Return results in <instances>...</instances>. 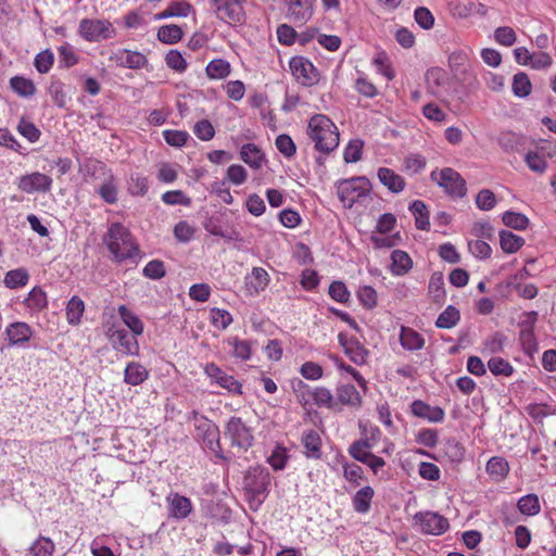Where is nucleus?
Listing matches in <instances>:
<instances>
[{
	"label": "nucleus",
	"instance_id": "obj_1",
	"mask_svg": "<svg viewBox=\"0 0 556 556\" xmlns=\"http://www.w3.org/2000/svg\"><path fill=\"white\" fill-rule=\"evenodd\" d=\"M307 136L314 147L321 153H330L339 146V130L336 124L324 114H315L309 118Z\"/></svg>",
	"mask_w": 556,
	"mask_h": 556
},
{
	"label": "nucleus",
	"instance_id": "obj_2",
	"mask_svg": "<svg viewBox=\"0 0 556 556\" xmlns=\"http://www.w3.org/2000/svg\"><path fill=\"white\" fill-rule=\"evenodd\" d=\"M103 242L117 262L132 258L139 252L132 235L121 223H113L109 226Z\"/></svg>",
	"mask_w": 556,
	"mask_h": 556
},
{
	"label": "nucleus",
	"instance_id": "obj_3",
	"mask_svg": "<svg viewBox=\"0 0 556 556\" xmlns=\"http://www.w3.org/2000/svg\"><path fill=\"white\" fill-rule=\"evenodd\" d=\"M224 438L231 446L247 451L254 442L253 428L241 417L231 416L225 424Z\"/></svg>",
	"mask_w": 556,
	"mask_h": 556
},
{
	"label": "nucleus",
	"instance_id": "obj_4",
	"mask_svg": "<svg viewBox=\"0 0 556 556\" xmlns=\"http://www.w3.org/2000/svg\"><path fill=\"white\" fill-rule=\"evenodd\" d=\"M370 191V181L366 177L343 179L337 185V194L345 207L351 208L361 198Z\"/></svg>",
	"mask_w": 556,
	"mask_h": 556
},
{
	"label": "nucleus",
	"instance_id": "obj_5",
	"mask_svg": "<svg viewBox=\"0 0 556 556\" xmlns=\"http://www.w3.org/2000/svg\"><path fill=\"white\" fill-rule=\"evenodd\" d=\"M78 34L88 42H99L114 38L116 30L108 20L83 18L78 25Z\"/></svg>",
	"mask_w": 556,
	"mask_h": 556
},
{
	"label": "nucleus",
	"instance_id": "obj_6",
	"mask_svg": "<svg viewBox=\"0 0 556 556\" xmlns=\"http://www.w3.org/2000/svg\"><path fill=\"white\" fill-rule=\"evenodd\" d=\"M269 481V473L264 469L253 468L247 472L243 479V489L250 502L256 503V505L264 502Z\"/></svg>",
	"mask_w": 556,
	"mask_h": 556
},
{
	"label": "nucleus",
	"instance_id": "obj_7",
	"mask_svg": "<svg viewBox=\"0 0 556 556\" xmlns=\"http://www.w3.org/2000/svg\"><path fill=\"white\" fill-rule=\"evenodd\" d=\"M413 527L427 535H441L450 528L448 520L439 513L425 510L415 514Z\"/></svg>",
	"mask_w": 556,
	"mask_h": 556
},
{
	"label": "nucleus",
	"instance_id": "obj_8",
	"mask_svg": "<svg viewBox=\"0 0 556 556\" xmlns=\"http://www.w3.org/2000/svg\"><path fill=\"white\" fill-rule=\"evenodd\" d=\"M431 179L437 181L452 197L463 198L466 194V181L458 172L451 167L432 172Z\"/></svg>",
	"mask_w": 556,
	"mask_h": 556
},
{
	"label": "nucleus",
	"instance_id": "obj_9",
	"mask_svg": "<svg viewBox=\"0 0 556 556\" xmlns=\"http://www.w3.org/2000/svg\"><path fill=\"white\" fill-rule=\"evenodd\" d=\"M289 67L294 79L303 86H314L319 81L318 70L304 56L291 58Z\"/></svg>",
	"mask_w": 556,
	"mask_h": 556
},
{
	"label": "nucleus",
	"instance_id": "obj_10",
	"mask_svg": "<svg viewBox=\"0 0 556 556\" xmlns=\"http://www.w3.org/2000/svg\"><path fill=\"white\" fill-rule=\"evenodd\" d=\"M216 16L228 24L244 22V0H211Z\"/></svg>",
	"mask_w": 556,
	"mask_h": 556
},
{
	"label": "nucleus",
	"instance_id": "obj_11",
	"mask_svg": "<svg viewBox=\"0 0 556 556\" xmlns=\"http://www.w3.org/2000/svg\"><path fill=\"white\" fill-rule=\"evenodd\" d=\"M108 338L113 349L123 355H139L140 346L137 336L129 333L127 330L112 327L108 331Z\"/></svg>",
	"mask_w": 556,
	"mask_h": 556
},
{
	"label": "nucleus",
	"instance_id": "obj_12",
	"mask_svg": "<svg viewBox=\"0 0 556 556\" xmlns=\"http://www.w3.org/2000/svg\"><path fill=\"white\" fill-rule=\"evenodd\" d=\"M15 184L18 190L28 194L47 193L51 190L53 180L46 174L34 172L20 176Z\"/></svg>",
	"mask_w": 556,
	"mask_h": 556
},
{
	"label": "nucleus",
	"instance_id": "obj_13",
	"mask_svg": "<svg viewBox=\"0 0 556 556\" xmlns=\"http://www.w3.org/2000/svg\"><path fill=\"white\" fill-rule=\"evenodd\" d=\"M194 426L198 432V437L202 440L204 446L211 452L215 453L217 456H220L218 427L203 416L195 417Z\"/></svg>",
	"mask_w": 556,
	"mask_h": 556
},
{
	"label": "nucleus",
	"instance_id": "obj_14",
	"mask_svg": "<svg viewBox=\"0 0 556 556\" xmlns=\"http://www.w3.org/2000/svg\"><path fill=\"white\" fill-rule=\"evenodd\" d=\"M34 329L24 321L9 324L3 332L8 346L26 348L34 336Z\"/></svg>",
	"mask_w": 556,
	"mask_h": 556
},
{
	"label": "nucleus",
	"instance_id": "obj_15",
	"mask_svg": "<svg viewBox=\"0 0 556 556\" xmlns=\"http://www.w3.org/2000/svg\"><path fill=\"white\" fill-rule=\"evenodd\" d=\"M205 375L212 380V382L218 384L223 389L233 394L242 393L241 383L235 379L233 376L226 374L214 363H208L204 367Z\"/></svg>",
	"mask_w": 556,
	"mask_h": 556
},
{
	"label": "nucleus",
	"instance_id": "obj_16",
	"mask_svg": "<svg viewBox=\"0 0 556 556\" xmlns=\"http://www.w3.org/2000/svg\"><path fill=\"white\" fill-rule=\"evenodd\" d=\"M269 282V274L264 268L253 267L244 277L245 294L256 296L268 287Z\"/></svg>",
	"mask_w": 556,
	"mask_h": 556
},
{
	"label": "nucleus",
	"instance_id": "obj_17",
	"mask_svg": "<svg viewBox=\"0 0 556 556\" xmlns=\"http://www.w3.org/2000/svg\"><path fill=\"white\" fill-rule=\"evenodd\" d=\"M168 516L174 519H186L192 511L191 500L176 492L166 496Z\"/></svg>",
	"mask_w": 556,
	"mask_h": 556
},
{
	"label": "nucleus",
	"instance_id": "obj_18",
	"mask_svg": "<svg viewBox=\"0 0 556 556\" xmlns=\"http://www.w3.org/2000/svg\"><path fill=\"white\" fill-rule=\"evenodd\" d=\"M288 5V17L295 24L306 23L313 15L311 0H285Z\"/></svg>",
	"mask_w": 556,
	"mask_h": 556
},
{
	"label": "nucleus",
	"instance_id": "obj_19",
	"mask_svg": "<svg viewBox=\"0 0 556 556\" xmlns=\"http://www.w3.org/2000/svg\"><path fill=\"white\" fill-rule=\"evenodd\" d=\"M338 340L344 353L353 363L363 365L367 362L368 351L357 340L349 339L343 333H339Z\"/></svg>",
	"mask_w": 556,
	"mask_h": 556
},
{
	"label": "nucleus",
	"instance_id": "obj_20",
	"mask_svg": "<svg viewBox=\"0 0 556 556\" xmlns=\"http://www.w3.org/2000/svg\"><path fill=\"white\" fill-rule=\"evenodd\" d=\"M410 412L415 417L422 418L429 422H442L445 417V413L441 407L431 406L421 400H415L412 403Z\"/></svg>",
	"mask_w": 556,
	"mask_h": 556
},
{
	"label": "nucleus",
	"instance_id": "obj_21",
	"mask_svg": "<svg viewBox=\"0 0 556 556\" xmlns=\"http://www.w3.org/2000/svg\"><path fill=\"white\" fill-rule=\"evenodd\" d=\"M111 59L117 65L131 70H139L148 64V59L144 54L127 49L117 50Z\"/></svg>",
	"mask_w": 556,
	"mask_h": 556
},
{
	"label": "nucleus",
	"instance_id": "obj_22",
	"mask_svg": "<svg viewBox=\"0 0 556 556\" xmlns=\"http://www.w3.org/2000/svg\"><path fill=\"white\" fill-rule=\"evenodd\" d=\"M400 343L404 350L408 352H417L425 348L426 340L424 336L415 329L407 326H401Z\"/></svg>",
	"mask_w": 556,
	"mask_h": 556
},
{
	"label": "nucleus",
	"instance_id": "obj_23",
	"mask_svg": "<svg viewBox=\"0 0 556 556\" xmlns=\"http://www.w3.org/2000/svg\"><path fill=\"white\" fill-rule=\"evenodd\" d=\"M301 443L304 446V455L311 459L321 458V438L314 429L303 431Z\"/></svg>",
	"mask_w": 556,
	"mask_h": 556
},
{
	"label": "nucleus",
	"instance_id": "obj_24",
	"mask_svg": "<svg viewBox=\"0 0 556 556\" xmlns=\"http://www.w3.org/2000/svg\"><path fill=\"white\" fill-rule=\"evenodd\" d=\"M149 378V370L138 362H129L124 370V382L131 387L142 384Z\"/></svg>",
	"mask_w": 556,
	"mask_h": 556
},
{
	"label": "nucleus",
	"instance_id": "obj_25",
	"mask_svg": "<svg viewBox=\"0 0 556 556\" xmlns=\"http://www.w3.org/2000/svg\"><path fill=\"white\" fill-rule=\"evenodd\" d=\"M378 178L393 193L401 192L405 187L403 177L388 167H381L378 170Z\"/></svg>",
	"mask_w": 556,
	"mask_h": 556
},
{
	"label": "nucleus",
	"instance_id": "obj_26",
	"mask_svg": "<svg viewBox=\"0 0 556 556\" xmlns=\"http://www.w3.org/2000/svg\"><path fill=\"white\" fill-rule=\"evenodd\" d=\"M374 495L375 491L371 486L361 488L352 498L354 510L358 514H367L370 510Z\"/></svg>",
	"mask_w": 556,
	"mask_h": 556
},
{
	"label": "nucleus",
	"instance_id": "obj_27",
	"mask_svg": "<svg viewBox=\"0 0 556 556\" xmlns=\"http://www.w3.org/2000/svg\"><path fill=\"white\" fill-rule=\"evenodd\" d=\"M485 470L494 481L500 482L507 477L509 465L504 457L493 456L488 460Z\"/></svg>",
	"mask_w": 556,
	"mask_h": 556
},
{
	"label": "nucleus",
	"instance_id": "obj_28",
	"mask_svg": "<svg viewBox=\"0 0 556 556\" xmlns=\"http://www.w3.org/2000/svg\"><path fill=\"white\" fill-rule=\"evenodd\" d=\"M228 346L231 348L230 354L240 361H249L252 355V344L249 340L240 339L239 337H229L226 340Z\"/></svg>",
	"mask_w": 556,
	"mask_h": 556
},
{
	"label": "nucleus",
	"instance_id": "obj_29",
	"mask_svg": "<svg viewBox=\"0 0 556 556\" xmlns=\"http://www.w3.org/2000/svg\"><path fill=\"white\" fill-rule=\"evenodd\" d=\"M336 395L338 402L349 406H359L362 403V396L353 384H340L336 389Z\"/></svg>",
	"mask_w": 556,
	"mask_h": 556
},
{
	"label": "nucleus",
	"instance_id": "obj_30",
	"mask_svg": "<svg viewBox=\"0 0 556 556\" xmlns=\"http://www.w3.org/2000/svg\"><path fill=\"white\" fill-rule=\"evenodd\" d=\"M117 312L121 319L127 328H129L132 334L138 337L143 333L144 325L138 315L130 311L126 305H119Z\"/></svg>",
	"mask_w": 556,
	"mask_h": 556
},
{
	"label": "nucleus",
	"instance_id": "obj_31",
	"mask_svg": "<svg viewBox=\"0 0 556 556\" xmlns=\"http://www.w3.org/2000/svg\"><path fill=\"white\" fill-rule=\"evenodd\" d=\"M391 271L394 276H403L413 267V261L408 253L402 250H394L391 253Z\"/></svg>",
	"mask_w": 556,
	"mask_h": 556
},
{
	"label": "nucleus",
	"instance_id": "obj_32",
	"mask_svg": "<svg viewBox=\"0 0 556 556\" xmlns=\"http://www.w3.org/2000/svg\"><path fill=\"white\" fill-rule=\"evenodd\" d=\"M241 160L252 168H260L262 166L264 155L261 149L254 143H245L240 150Z\"/></svg>",
	"mask_w": 556,
	"mask_h": 556
},
{
	"label": "nucleus",
	"instance_id": "obj_33",
	"mask_svg": "<svg viewBox=\"0 0 556 556\" xmlns=\"http://www.w3.org/2000/svg\"><path fill=\"white\" fill-rule=\"evenodd\" d=\"M65 311L67 323L72 326H77L81 321L85 303L79 296L73 295L67 302Z\"/></svg>",
	"mask_w": 556,
	"mask_h": 556
},
{
	"label": "nucleus",
	"instance_id": "obj_34",
	"mask_svg": "<svg viewBox=\"0 0 556 556\" xmlns=\"http://www.w3.org/2000/svg\"><path fill=\"white\" fill-rule=\"evenodd\" d=\"M24 304L30 312H40L48 305L47 294L41 288L35 287L28 292Z\"/></svg>",
	"mask_w": 556,
	"mask_h": 556
},
{
	"label": "nucleus",
	"instance_id": "obj_35",
	"mask_svg": "<svg viewBox=\"0 0 556 556\" xmlns=\"http://www.w3.org/2000/svg\"><path fill=\"white\" fill-rule=\"evenodd\" d=\"M10 87L22 98H30L36 93V86L31 79L14 76L10 79Z\"/></svg>",
	"mask_w": 556,
	"mask_h": 556
},
{
	"label": "nucleus",
	"instance_id": "obj_36",
	"mask_svg": "<svg viewBox=\"0 0 556 556\" xmlns=\"http://www.w3.org/2000/svg\"><path fill=\"white\" fill-rule=\"evenodd\" d=\"M460 320V312L454 305H448L437 318L435 327L440 329H451Z\"/></svg>",
	"mask_w": 556,
	"mask_h": 556
},
{
	"label": "nucleus",
	"instance_id": "obj_37",
	"mask_svg": "<svg viewBox=\"0 0 556 556\" xmlns=\"http://www.w3.org/2000/svg\"><path fill=\"white\" fill-rule=\"evenodd\" d=\"M29 281V274L26 268L20 267L9 270L3 279V283L9 289H17L26 286Z\"/></svg>",
	"mask_w": 556,
	"mask_h": 556
},
{
	"label": "nucleus",
	"instance_id": "obj_38",
	"mask_svg": "<svg viewBox=\"0 0 556 556\" xmlns=\"http://www.w3.org/2000/svg\"><path fill=\"white\" fill-rule=\"evenodd\" d=\"M206 75L211 79H224L230 72V63L224 59H214L206 65Z\"/></svg>",
	"mask_w": 556,
	"mask_h": 556
},
{
	"label": "nucleus",
	"instance_id": "obj_39",
	"mask_svg": "<svg viewBox=\"0 0 556 556\" xmlns=\"http://www.w3.org/2000/svg\"><path fill=\"white\" fill-rule=\"evenodd\" d=\"M292 390L294 392L296 402L302 406L313 404V392L314 388L303 382L301 379H294L291 382Z\"/></svg>",
	"mask_w": 556,
	"mask_h": 556
},
{
	"label": "nucleus",
	"instance_id": "obj_40",
	"mask_svg": "<svg viewBox=\"0 0 556 556\" xmlns=\"http://www.w3.org/2000/svg\"><path fill=\"white\" fill-rule=\"evenodd\" d=\"M428 294L433 302H442L445 298L444 279L440 271H435L431 275L428 285Z\"/></svg>",
	"mask_w": 556,
	"mask_h": 556
},
{
	"label": "nucleus",
	"instance_id": "obj_41",
	"mask_svg": "<svg viewBox=\"0 0 556 556\" xmlns=\"http://www.w3.org/2000/svg\"><path fill=\"white\" fill-rule=\"evenodd\" d=\"M500 244L505 253H515L523 244L525 239L508 230L500 231Z\"/></svg>",
	"mask_w": 556,
	"mask_h": 556
},
{
	"label": "nucleus",
	"instance_id": "obj_42",
	"mask_svg": "<svg viewBox=\"0 0 556 556\" xmlns=\"http://www.w3.org/2000/svg\"><path fill=\"white\" fill-rule=\"evenodd\" d=\"M447 81L446 73L440 67H432L426 73V83L433 94L444 87Z\"/></svg>",
	"mask_w": 556,
	"mask_h": 556
},
{
	"label": "nucleus",
	"instance_id": "obj_43",
	"mask_svg": "<svg viewBox=\"0 0 556 556\" xmlns=\"http://www.w3.org/2000/svg\"><path fill=\"white\" fill-rule=\"evenodd\" d=\"M513 93L518 98H526L531 93L532 84L529 76L519 72L514 75L511 84Z\"/></svg>",
	"mask_w": 556,
	"mask_h": 556
},
{
	"label": "nucleus",
	"instance_id": "obj_44",
	"mask_svg": "<svg viewBox=\"0 0 556 556\" xmlns=\"http://www.w3.org/2000/svg\"><path fill=\"white\" fill-rule=\"evenodd\" d=\"M55 549L54 542L47 536L40 535L28 548L30 556H51Z\"/></svg>",
	"mask_w": 556,
	"mask_h": 556
},
{
	"label": "nucleus",
	"instance_id": "obj_45",
	"mask_svg": "<svg viewBox=\"0 0 556 556\" xmlns=\"http://www.w3.org/2000/svg\"><path fill=\"white\" fill-rule=\"evenodd\" d=\"M523 138L515 132L506 131L498 136L497 142L506 152H520Z\"/></svg>",
	"mask_w": 556,
	"mask_h": 556
},
{
	"label": "nucleus",
	"instance_id": "obj_46",
	"mask_svg": "<svg viewBox=\"0 0 556 556\" xmlns=\"http://www.w3.org/2000/svg\"><path fill=\"white\" fill-rule=\"evenodd\" d=\"M409 211L415 216L416 227L421 230H427L430 223L426 204L420 200H415L409 205Z\"/></svg>",
	"mask_w": 556,
	"mask_h": 556
},
{
	"label": "nucleus",
	"instance_id": "obj_47",
	"mask_svg": "<svg viewBox=\"0 0 556 556\" xmlns=\"http://www.w3.org/2000/svg\"><path fill=\"white\" fill-rule=\"evenodd\" d=\"M182 38V30L176 24L161 26L157 30V39L167 45H174Z\"/></svg>",
	"mask_w": 556,
	"mask_h": 556
},
{
	"label": "nucleus",
	"instance_id": "obj_48",
	"mask_svg": "<svg viewBox=\"0 0 556 556\" xmlns=\"http://www.w3.org/2000/svg\"><path fill=\"white\" fill-rule=\"evenodd\" d=\"M519 511L527 516H534L540 513V502L535 494H527L519 498L517 503Z\"/></svg>",
	"mask_w": 556,
	"mask_h": 556
},
{
	"label": "nucleus",
	"instance_id": "obj_49",
	"mask_svg": "<svg viewBox=\"0 0 556 556\" xmlns=\"http://www.w3.org/2000/svg\"><path fill=\"white\" fill-rule=\"evenodd\" d=\"M502 220L507 227L516 230H525L529 225V218L526 215L513 211L505 212Z\"/></svg>",
	"mask_w": 556,
	"mask_h": 556
},
{
	"label": "nucleus",
	"instance_id": "obj_50",
	"mask_svg": "<svg viewBox=\"0 0 556 556\" xmlns=\"http://www.w3.org/2000/svg\"><path fill=\"white\" fill-rule=\"evenodd\" d=\"M313 404L318 407L333 408L336 406V400L329 389L316 387L313 392Z\"/></svg>",
	"mask_w": 556,
	"mask_h": 556
},
{
	"label": "nucleus",
	"instance_id": "obj_51",
	"mask_svg": "<svg viewBox=\"0 0 556 556\" xmlns=\"http://www.w3.org/2000/svg\"><path fill=\"white\" fill-rule=\"evenodd\" d=\"M519 341L523 352L528 356L533 357L539 350V344L534 336V330L519 331Z\"/></svg>",
	"mask_w": 556,
	"mask_h": 556
},
{
	"label": "nucleus",
	"instance_id": "obj_52",
	"mask_svg": "<svg viewBox=\"0 0 556 556\" xmlns=\"http://www.w3.org/2000/svg\"><path fill=\"white\" fill-rule=\"evenodd\" d=\"M289 459L288 451L282 445H276L267 458L274 470H282Z\"/></svg>",
	"mask_w": 556,
	"mask_h": 556
},
{
	"label": "nucleus",
	"instance_id": "obj_53",
	"mask_svg": "<svg viewBox=\"0 0 556 556\" xmlns=\"http://www.w3.org/2000/svg\"><path fill=\"white\" fill-rule=\"evenodd\" d=\"M527 166L536 174H543L547 169V162L545 157L538 151H529L525 155Z\"/></svg>",
	"mask_w": 556,
	"mask_h": 556
},
{
	"label": "nucleus",
	"instance_id": "obj_54",
	"mask_svg": "<svg viewBox=\"0 0 556 556\" xmlns=\"http://www.w3.org/2000/svg\"><path fill=\"white\" fill-rule=\"evenodd\" d=\"M488 367L494 376L509 377L514 372V367L502 357H492L488 362Z\"/></svg>",
	"mask_w": 556,
	"mask_h": 556
},
{
	"label": "nucleus",
	"instance_id": "obj_55",
	"mask_svg": "<svg viewBox=\"0 0 556 556\" xmlns=\"http://www.w3.org/2000/svg\"><path fill=\"white\" fill-rule=\"evenodd\" d=\"M372 64L376 66L377 72L387 77L389 80L394 78V72L391 68L389 56L386 52H377L372 58Z\"/></svg>",
	"mask_w": 556,
	"mask_h": 556
},
{
	"label": "nucleus",
	"instance_id": "obj_56",
	"mask_svg": "<svg viewBox=\"0 0 556 556\" xmlns=\"http://www.w3.org/2000/svg\"><path fill=\"white\" fill-rule=\"evenodd\" d=\"M232 320V315L227 309L218 307H213L211 309V321L214 327L225 330Z\"/></svg>",
	"mask_w": 556,
	"mask_h": 556
},
{
	"label": "nucleus",
	"instance_id": "obj_57",
	"mask_svg": "<svg viewBox=\"0 0 556 556\" xmlns=\"http://www.w3.org/2000/svg\"><path fill=\"white\" fill-rule=\"evenodd\" d=\"M363 141L359 139L351 140L344 149L343 159L346 163H356L362 159Z\"/></svg>",
	"mask_w": 556,
	"mask_h": 556
},
{
	"label": "nucleus",
	"instance_id": "obj_58",
	"mask_svg": "<svg viewBox=\"0 0 556 556\" xmlns=\"http://www.w3.org/2000/svg\"><path fill=\"white\" fill-rule=\"evenodd\" d=\"M163 138L167 144L180 148L186 144L189 134L185 130L166 129L163 131Z\"/></svg>",
	"mask_w": 556,
	"mask_h": 556
},
{
	"label": "nucleus",
	"instance_id": "obj_59",
	"mask_svg": "<svg viewBox=\"0 0 556 556\" xmlns=\"http://www.w3.org/2000/svg\"><path fill=\"white\" fill-rule=\"evenodd\" d=\"M357 298L361 304L368 309H371L377 305V292L370 286L359 287Z\"/></svg>",
	"mask_w": 556,
	"mask_h": 556
},
{
	"label": "nucleus",
	"instance_id": "obj_60",
	"mask_svg": "<svg viewBox=\"0 0 556 556\" xmlns=\"http://www.w3.org/2000/svg\"><path fill=\"white\" fill-rule=\"evenodd\" d=\"M494 39L502 46L510 47L516 42L517 35L511 27L502 26L495 29Z\"/></svg>",
	"mask_w": 556,
	"mask_h": 556
},
{
	"label": "nucleus",
	"instance_id": "obj_61",
	"mask_svg": "<svg viewBox=\"0 0 556 556\" xmlns=\"http://www.w3.org/2000/svg\"><path fill=\"white\" fill-rule=\"evenodd\" d=\"M54 62V55L50 50L39 52L35 58V67L40 74L48 73Z\"/></svg>",
	"mask_w": 556,
	"mask_h": 556
},
{
	"label": "nucleus",
	"instance_id": "obj_62",
	"mask_svg": "<svg viewBox=\"0 0 556 556\" xmlns=\"http://www.w3.org/2000/svg\"><path fill=\"white\" fill-rule=\"evenodd\" d=\"M166 65L177 73H184L187 70V62L178 50H170L165 56Z\"/></svg>",
	"mask_w": 556,
	"mask_h": 556
},
{
	"label": "nucleus",
	"instance_id": "obj_63",
	"mask_svg": "<svg viewBox=\"0 0 556 556\" xmlns=\"http://www.w3.org/2000/svg\"><path fill=\"white\" fill-rule=\"evenodd\" d=\"M343 477L351 483L355 485H359L361 481L364 479V470L357 464H349L345 463L343 465Z\"/></svg>",
	"mask_w": 556,
	"mask_h": 556
},
{
	"label": "nucleus",
	"instance_id": "obj_64",
	"mask_svg": "<svg viewBox=\"0 0 556 556\" xmlns=\"http://www.w3.org/2000/svg\"><path fill=\"white\" fill-rule=\"evenodd\" d=\"M416 23L422 29H431L434 25V16L431 11L425 7H418L414 12Z\"/></svg>",
	"mask_w": 556,
	"mask_h": 556
}]
</instances>
